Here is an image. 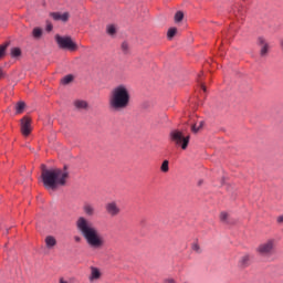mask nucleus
<instances>
[{
  "instance_id": "1",
  "label": "nucleus",
  "mask_w": 283,
  "mask_h": 283,
  "mask_svg": "<svg viewBox=\"0 0 283 283\" xmlns=\"http://www.w3.org/2000/svg\"><path fill=\"white\" fill-rule=\"evenodd\" d=\"M75 227L84 238L87 247L93 251H101L105 247V238L97 228L94 227V223L85 217H78L75 221Z\"/></svg>"
},
{
  "instance_id": "2",
  "label": "nucleus",
  "mask_w": 283,
  "mask_h": 283,
  "mask_svg": "<svg viewBox=\"0 0 283 283\" xmlns=\"http://www.w3.org/2000/svg\"><path fill=\"white\" fill-rule=\"evenodd\" d=\"M132 94L129 85L119 84L113 87L108 96V107L112 112H123L129 107Z\"/></svg>"
},
{
  "instance_id": "3",
  "label": "nucleus",
  "mask_w": 283,
  "mask_h": 283,
  "mask_svg": "<svg viewBox=\"0 0 283 283\" xmlns=\"http://www.w3.org/2000/svg\"><path fill=\"white\" fill-rule=\"evenodd\" d=\"M41 178L46 189H56V187H65V182L70 178V171H67V167H64V169H45V165H42Z\"/></svg>"
},
{
  "instance_id": "4",
  "label": "nucleus",
  "mask_w": 283,
  "mask_h": 283,
  "mask_svg": "<svg viewBox=\"0 0 283 283\" xmlns=\"http://www.w3.org/2000/svg\"><path fill=\"white\" fill-rule=\"evenodd\" d=\"M277 249V241L275 239H268L266 241L260 243L255 252L260 258H264L268 262H273L275 260V251Z\"/></svg>"
},
{
  "instance_id": "5",
  "label": "nucleus",
  "mask_w": 283,
  "mask_h": 283,
  "mask_svg": "<svg viewBox=\"0 0 283 283\" xmlns=\"http://www.w3.org/2000/svg\"><path fill=\"white\" fill-rule=\"evenodd\" d=\"M170 140L177 145V147H181V149H187L189 147V140H191V136H185L180 130L170 132Z\"/></svg>"
},
{
  "instance_id": "6",
  "label": "nucleus",
  "mask_w": 283,
  "mask_h": 283,
  "mask_svg": "<svg viewBox=\"0 0 283 283\" xmlns=\"http://www.w3.org/2000/svg\"><path fill=\"white\" fill-rule=\"evenodd\" d=\"M55 41L62 50H69L70 52H76L78 46L72 41L70 36H61L59 34L55 35Z\"/></svg>"
},
{
  "instance_id": "7",
  "label": "nucleus",
  "mask_w": 283,
  "mask_h": 283,
  "mask_svg": "<svg viewBox=\"0 0 283 283\" xmlns=\"http://www.w3.org/2000/svg\"><path fill=\"white\" fill-rule=\"evenodd\" d=\"M105 211L112 218H116V216L120 214V206H118V202L116 201H108L105 205Z\"/></svg>"
},
{
  "instance_id": "8",
  "label": "nucleus",
  "mask_w": 283,
  "mask_h": 283,
  "mask_svg": "<svg viewBox=\"0 0 283 283\" xmlns=\"http://www.w3.org/2000/svg\"><path fill=\"white\" fill-rule=\"evenodd\" d=\"M258 45L260 48V56L264 57L269 55V50H271V45L263 36L258 38Z\"/></svg>"
},
{
  "instance_id": "9",
  "label": "nucleus",
  "mask_w": 283,
  "mask_h": 283,
  "mask_svg": "<svg viewBox=\"0 0 283 283\" xmlns=\"http://www.w3.org/2000/svg\"><path fill=\"white\" fill-rule=\"evenodd\" d=\"M21 134L24 136H30V134H32V119L29 117H23L21 119Z\"/></svg>"
},
{
  "instance_id": "10",
  "label": "nucleus",
  "mask_w": 283,
  "mask_h": 283,
  "mask_svg": "<svg viewBox=\"0 0 283 283\" xmlns=\"http://www.w3.org/2000/svg\"><path fill=\"white\" fill-rule=\"evenodd\" d=\"M50 17H52V19L54 21H62V23H67V21H70V13L69 12H52L50 13Z\"/></svg>"
},
{
  "instance_id": "11",
  "label": "nucleus",
  "mask_w": 283,
  "mask_h": 283,
  "mask_svg": "<svg viewBox=\"0 0 283 283\" xmlns=\"http://www.w3.org/2000/svg\"><path fill=\"white\" fill-rule=\"evenodd\" d=\"M251 264V255L244 254L239 259L238 266L239 269H247Z\"/></svg>"
},
{
  "instance_id": "12",
  "label": "nucleus",
  "mask_w": 283,
  "mask_h": 283,
  "mask_svg": "<svg viewBox=\"0 0 283 283\" xmlns=\"http://www.w3.org/2000/svg\"><path fill=\"white\" fill-rule=\"evenodd\" d=\"M101 270L98 268H91V275L88 276L90 282H96L97 280H101Z\"/></svg>"
},
{
  "instance_id": "13",
  "label": "nucleus",
  "mask_w": 283,
  "mask_h": 283,
  "mask_svg": "<svg viewBox=\"0 0 283 283\" xmlns=\"http://www.w3.org/2000/svg\"><path fill=\"white\" fill-rule=\"evenodd\" d=\"M73 105L75 109H78L80 112L83 109H87V107H90V104H87L85 99H75L73 102Z\"/></svg>"
},
{
  "instance_id": "14",
  "label": "nucleus",
  "mask_w": 283,
  "mask_h": 283,
  "mask_svg": "<svg viewBox=\"0 0 283 283\" xmlns=\"http://www.w3.org/2000/svg\"><path fill=\"white\" fill-rule=\"evenodd\" d=\"M83 211H84L85 216H88L90 218H92L96 213V209L91 203H85L83 206Z\"/></svg>"
},
{
  "instance_id": "15",
  "label": "nucleus",
  "mask_w": 283,
  "mask_h": 283,
  "mask_svg": "<svg viewBox=\"0 0 283 283\" xmlns=\"http://www.w3.org/2000/svg\"><path fill=\"white\" fill-rule=\"evenodd\" d=\"M44 242H45L46 249H54L56 247V238H54L52 235H48L44 239Z\"/></svg>"
},
{
  "instance_id": "16",
  "label": "nucleus",
  "mask_w": 283,
  "mask_h": 283,
  "mask_svg": "<svg viewBox=\"0 0 283 283\" xmlns=\"http://www.w3.org/2000/svg\"><path fill=\"white\" fill-rule=\"evenodd\" d=\"M8 48H10V42H4L0 45V59H3V56H6V50H8Z\"/></svg>"
},
{
  "instance_id": "17",
  "label": "nucleus",
  "mask_w": 283,
  "mask_h": 283,
  "mask_svg": "<svg viewBox=\"0 0 283 283\" xmlns=\"http://www.w3.org/2000/svg\"><path fill=\"white\" fill-rule=\"evenodd\" d=\"M32 36L34 39H41V36H43V30L41 28H34L32 31Z\"/></svg>"
},
{
  "instance_id": "18",
  "label": "nucleus",
  "mask_w": 283,
  "mask_h": 283,
  "mask_svg": "<svg viewBox=\"0 0 283 283\" xmlns=\"http://www.w3.org/2000/svg\"><path fill=\"white\" fill-rule=\"evenodd\" d=\"M23 109H25L24 102H18L17 105H15L17 114H23Z\"/></svg>"
},
{
  "instance_id": "19",
  "label": "nucleus",
  "mask_w": 283,
  "mask_h": 283,
  "mask_svg": "<svg viewBox=\"0 0 283 283\" xmlns=\"http://www.w3.org/2000/svg\"><path fill=\"white\" fill-rule=\"evenodd\" d=\"M10 54H11L12 59H17V57L21 56V49L12 48L10 51Z\"/></svg>"
},
{
  "instance_id": "20",
  "label": "nucleus",
  "mask_w": 283,
  "mask_h": 283,
  "mask_svg": "<svg viewBox=\"0 0 283 283\" xmlns=\"http://www.w3.org/2000/svg\"><path fill=\"white\" fill-rule=\"evenodd\" d=\"M74 81V76L73 75H66L62 78V83L63 85H70V83H72Z\"/></svg>"
},
{
  "instance_id": "21",
  "label": "nucleus",
  "mask_w": 283,
  "mask_h": 283,
  "mask_svg": "<svg viewBox=\"0 0 283 283\" xmlns=\"http://www.w3.org/2000/svg\"><path fill=\"white\" fill-rule=\"evenodd\" d=\"M160 171L167 174L169 171V160H164L160 167Z\"/></svg>"
},
{
  "instance_id": "22",
  "label": "nucleus",
  "mask_w": 283,
  "mask_h": 283,
  "mask_svg": "<svg viewBox=\"0 0 283 283\" xmlns=\"http://www.w3.org/2000/svg\"><path fill=\"white\" fill-rule=\"evenodd\" d=\"M182 19H185V13H182V11H178L175 14V22L176 23H180V21H182Z\"/></svg>"
},
{
  "instance_id": "23",
  "label": "nucleus",
  "mask_w": 283,
  "mask_h": 283,
  "mask_svg": "<svg viewBox=\"0 0 283 283\" xmlns=\"http://www.w3.org/2000/svg\"><path fill=\"white\" fill-rule=\"evenodd\" d=\"M106 32L109 36H114V34H116V27H114V24L108 25Z\"/></svg>"
},
{
  "instance_id": "24",
  "label": "nucleus",
  "mask_w": 283,
  "mask_h": 283,
  "mask_svg": "<svg viewBox=\"0 0 283 283\" xmlns=\"http://www.w3.org/2000/svg\"><path fill=\"white\" fill-rule=\"evenodd\" d=\"M176 32H178V29H176V28H170V29L168 30V33H167L168 39L175 38V36H176Z\"/></svg>"
},
{
  "instance_id": "25",
  "label": "nucleus",
  "mask_w": 283,
  "mask_h": 283,
  "mask_svg": "<svg viewBox=\"0 0 283 283\" xmlns=\"http://www.w3.org/2000/svg\"><path fill=\"white\" fill-rule=\"evenodd\" d=\"M191 249H192V251H195V253H202V249L200 248V244H198V243H192Z\"/></svg>"
},
{
  "instance_id": "26",
  "label": "nucleus",
  "mask_w": 283,
  "mask_h": 283,
  "mask_svg": "<svg viewBox=\"0 0 283 283\" xmlns=\"http://www.w3.org/2000/svg\"><path fill=\"white\" fill-rule=\"evenodd\" d=\"M220 220H221V222H228V220H229V213H227V212H221V213H220Z\"/></svg>"
},
{
  "instance_id": "27",
  "label": "nucleus",
  "mask_w": 283,
  "mask_h": 283,
  "mask_svg": "<svg viewBox=\"0 0 283 283\" xmlns=\"http://www.w3.org/2000/svg\"><path fill=\"white\" fill-rule=\"evenodd\" d=\"M122 51L124 52V54H127V52H129V44L127 42L122 43Z\"/></svg>"
},
{
  "instance_id": "28",
  "label": "nucleus",
  "mask_w": 283,
  "mask_h": 283,
  "mask_svg": "<svg viewBox=\"0 0 283 283\" xmlns=\"http://www.w3.org/2000/svg\"><path fill=\"white\" fill-rule=\"evenodd\" d=\"M191 132L192 134H198L200 132V128L198 127V124L191 125Z\"/></svg>"
},
{
  "instance_id": "29",
  "label": "nucleus",
  "mask_w": 283,
  "mask_h": 283,
  "mask_svg": "<svg viewBox=\"0 0 283 283\" xmlns=\"http://www.w3.org/2000/svg\"><path fill=\"white\" fill-rule=\"evenodd\" d=\"M54 27L52 25V23H48L46 24V31L48 32H52V29H53Z\"/></svg>"
},
{
  "instance_id": "30",
  "label": "nucleus",
  "mask_w": 283,
  "mask_h": 283,
  "mask_svg": "<svg viewBox=\"0 0 283 283\" xmlns=\"http://www.w3.org/2000/svg\"><path fill=\"white\" fill-rule=\"evenodd\" d=\"M197 126H198L199 129H202V127H205V122L200 120Z\"/></svg>"
},
{
  "instance_id": "31",
  "label": "nucleus",
  "mask_w": 283,
  "mask_h": 283,
  "mask_svg": "<svg viewBox=\"0 0 283 283\" xmlns=\"http://www.w3.org/2000/svg\"><path fill=\"white\" fill-rule=\"evenodd\" d=\"M73 240H74V242L80 243L82 239H81L80 235H75V237L73 238Z\"/></svg>"
},
{
  "instance_id": "32",
  "label": "nucleus",
  "mask_w": 283,
  "mask_h": 283,
  "mask_svg": "<svg viewBox=\"0 0 283 283\" xmlns=\"http://www.w3.org/2000/svg\"><path fill=\"white\" fill-rule=\"evenodd\" d=\"M164 283H176V280L174 279H166Z\"/></svg>"
},
{
  "instance_id": "33",
  "label": "nucleus",
  "mask_w": 283,
  "mask_h": 283,
  "mask_svg": "<svg viewBox=\"0 0 283 283\" xmlns=\"http://www.w3.org/2000/svg\"><path fill=\"white\" fill-rule=\"evenodd\" d=\"M276 222H279V224L283 223V216L277 217Z\"/></svg>"
},
{
  "instance_id": "34",
  "label": "nucleus",
  "mask_w": 283,
  "mask_h": 283,
  "mask_svg": "<svg viewBox=\"0 0 283 283\" xmlns=\"http://www.w3.org/2000/svg\"><path fill=\"white\" fill-rule=\"evenodd\" d=\"M281 48L283 50V38L280 40Z\"/></svg>"
},
{
  "instance_id": "35",
  "label": "nucleus",
  "mask_w": 283,
  "mask_h": 283,
  "mask_svg": "<svg viewBox=\"0 0 283 283\" xmlns=\"http://www.w3.org/2000/svg\"><path fill=\"white\" fill-rule=\"evenodd\" d=\"M201 90H203V92H207V86L202 85Z\"/></svg>"
},
{
  "instance_id": "36",
  "label": "nucleus",
  "mask_w": 283,
  "mask_h": 283,
  "mask_svg": "<svg viewBox=\"0 0 283 283\" xmlns=\"http://www.w3.org/2000/svg\"><path fill=\"white\" fill-rule=\"evenodd\" d=\"M60 283H67V281L60 279Z\"/></svg>"
},
{
  "instance_id": "37",
  "label": "nucleus",
  "mask_w": 283,
  "mask_h": 283,
  "mask_svg": "<svg viewBox=\"0 0 283 283\" xmlns=\"http://www.w3.org/2000/svg\"><path fill=\"white\" fill-rule=\"evenodd\" d=\"M2 74H3V70L0 69V76H2Z\"/></svg>"
}]
</instances>
